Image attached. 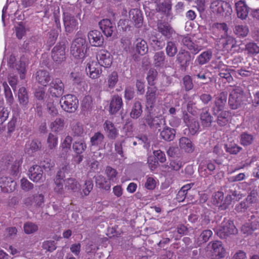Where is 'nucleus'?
<instances>
[{
	"instance_id": "obj_1",
	"label": "nucleus",
	"mask_w": 259,
	"mask_h": 259,
	"mask_svg": "<svg viewBox=\"0 0 259 259\" xmlns=\"http://www.w3.org/2000/svg\"><path fill=\"white\" fill-rule=\"evenodd\" d=\"M246 99L242 88L236 86L230 93L228 104L231 109L235 110L246 104Z\"/></svg>"
},
{
	"instance_id": "obj_2",
	"label": "nucleus",
	"mask_w": 259,
	"mask_h": 259,
	"mask_svg": "<svg viewBox=\"0 0 259 259\" xmlns=\"http://www.w3.org/2000/svg\"><path fill=\"white\" fill-rule=\"evenodd\" d=\"M219 42L222 46L223 51L228 53H241L244 50V48L240 47L241 44H237L235 38L228 34L221 38Z\"/></svg>"
},
{
	"instance_id": "obj_3",
	"label": "nucleus",
	"mask_w": 259,
	"mask_h": 259,
	"mask_svg": "<svg viewBox=\"0 0 259 259\" xmlns=\"http://www.w3.org/2000/svg\"><path fill=\"white\" fill-rule=\"evenodd\" d=\"M217 235L221 238H225L231 234L237 233V229L233 221L225 218L220 226L215 229Z\"/></svg>"
},
{
	"instance_id": "obj_4",
	"label": "nucleus",
	"mask_w": 259,
	"mask_h": 259,
	"mask_svg": "<svg viewBox=\"0 0 259 259\" xmlns=\"http://www.w3.org/2000/svg\"><path fill=\"white\" fill-rule=\"evenodd\" d=\"M60 104L64 111L72 113L78 108V100L75 96L67 94L61 97Z\"/></svg>"
},
{
	"instance_id": "obj_5",
	"label": "nucleus",
	"mask_w": 259,
	"mask_h": 259,
	"mask_svg": "<svg viewBox=\"0 0 259 259\" xmlns=\"http://www.w3.org/2000/svg\"><path fill=\"white\" fill-rule=\"evenodd\" d=\"M86 40L84 37H76L72 42L70 48L71 54L76 59H82L85 56Z\"/></svg>"
},
{
	"instance_id": "obj_6",
	"label": "nucleus",
	"mask_w": 259,
	"mask_h": 259,
	"mask_svg": "<svg viewBox=\"0 0 259 259\" xmlns=\"http://www.w3.org/2000/svg\"><path fill=\"white\" fill-rule=\"evenodd\" d=\"M210 9L213 13L225 17L230 15L232 12V8L229 3L222 0L212 1Z\"/></svg>"
},
{
	"instance_id": "obj_7",
	"label": "nucleus",
	"mask_w": 259,
	"mask_h": 259,
	"mask_svg": "<svg viewBox=\"0 0 259 259\" xmlns=\"http://www.w3.org/2000/svg\"><path fill=\"white\" fill-rule=\"evenodd\" d=\"M63 21L65 31L67 34L72 33L78 29V22L74 15L68 12L63 13Z\"/></svg>"
},
{
	"instance_id": "obj_8",
	"label": "nucleus",
	"mask_w": 259,
	"mask_h": 259,
	"mask_svg": "<svg viewBox=\"0 0 259 259\" xmlns=\"http://www.w3.org/2000/svg\"><path fill=\"white\" fill-rule=\"evenodd\" d=\"M210 246L209 256L211 259H221L225 256L226 249L223 243L220 241H214L208 243Z\"/></svg>"
},
{
	"instance_id": "obj_9",
	"label": "nucleus",
	"mask_w": 259,
	"mask_h": 259,
	"mask_svg": "<svg viewBox=\"0 0 259 259\" xmlns=\"http://www.w3.org/2000/svg\"><path fill=\"white\" fill-rule=\"evenodd\" d=\"M159 92L156 87L147 88L146 94V107L147 110H153Z\"/></svg>"
},
{
	"instance_id": "obj_10",
	"label": "nucleus",
	"mask_w": 259,
	"mask_h": 259,
	"mask_svg": "<svg viewBox=\"0 0 259 259\" xmlns=\"http://www.w3.org/2000/svg\"><path fill=\"white\" fill-rule=\"evenodd\" d=\"M28 177L34 183L43 182L46 178L41 166L35 164L28 169Z\"/></svg>"
},
{
	"instance_id": "obj_11",
	"label": "nucleus",
	"mask_w": 259,
	"mask_h": 259,
	"mask_svg": "<svg viewBox=\"0 0 259 259\" xmlns=\"http://www.w3.org/2000/svg\"><path fill=\"white\" fill-rule=\"evenodd\" d=\"M101 66L96 61H90L86 65L85 70L89 77L92 79L99 78L102 73Z\"/></svg>"
},
{
	"instance_id": "obj_12",
	"label": "nucleus",
	"mask_w": 259,
	"mask_h": 259,
	"mask_svg": "<svg viewBox=\"0 0 259 259\" xmlns=\"http://www.w3.org/2000/svg\"><path fill=\"white\" fill-rule=\"evenodd\" d=\"M96 58L97 63L104 68H109L112 64L113 57L107 50H101L98 51Z\"/></svg>"
},
{
	"instance_id": "obj_13",
	"label": "nucleus",
	"mask_w": 259,
	"mask_h": 259,
	"mask_svg": "<svg viewBox=\"0 0 259 259\" xmlns=\"http://www.w3.org/2000/svg\"><path fill=\"white\" fill-rule=\"evenodd\" d=\"M228 26L225 23H214L211 27L210 31L216 39H220L228 35Z\"/></svg>"
},
{
	"instance_id": "obj_14",
	"label": "nucleus",
	"mask_w": 259,
	"mask_h": 259,
	"mask_svg": "<svg viewBox=\"0 0 259 259\" xmlns=\"http://www.w3.org/2000/svg\"><path fill=\"white\" fill-rule=\"evenodd\" d=\"M183 120L188 127L191 135L194 136L198 133L200 127L199 123L192 116L186 113L183 115Z\"/></svg>"
},
{
	"instance_id": "obj_15",
	"label": "nucleus",
	"mask_w": 259,
	"mask_h": 259,
	"mask_svg": "<svg viewBox=\"0 0 259 259\" xmlns=\"http://www.w3.org/2000/svg\"><path fill=\"white\" fill-rule=\"evenodd\" d=\"M216 168L215 162L212 160L205 159L201 161L198 166V172L201 177H206L208 175L207 170L213 172Z\"/></svg>"
},
{
	"instance_id": "obj_16",
	"label": "nucleus",
	"mask_w": 259,
	"mask_h": 259,
	"mask_svg": "<svg viewBox=\"0 0 259 259\" xmlns=\"http://www.w3.org/2000/svg\"><path fill=\"white\" fill-rule=\"evenodd\" d=\"M157 31L163 35L165 39H170L175 31L171 25L166 21H158L157 23Z\"/></svg>"
},
{
	"instance_id": "obj_17",
	"label": "nucleus",
	"mask_w": 259,
	"mask_h": 259,
	"mask_svg": "<svg viewBox=\"0 0 259 259\" xmlns=\"http://www.w3.org/2000/svg\"><path fill=\"white\" fill-rule=\"evenodd\" d=\"M89 42L92 46L100 47L104 44V37L101 32L97 30L90 31L88 34Z\"/></svg>"
},
{
	"instance_id": "obj_18",
	"label": "nucleus",
	"mask_w": 259,
	"mask_h": 259,
	"mask_svg": "<svg viewBox=\"0 0 259 259\" xmlns=\"http://www.w3.org/2000/svg\"><path fill=\"white\" fill-rule=\"evenodd\" d=\"M228 98V93L222 92L219 94L214 100V105L212 108V112L225 110V106L227 103Z\"/></svg>"
},
{
	"instance_id": "obj_19",
	"label": "nucleus",
	"mask_w": 259,
	"mask_h": 259,
	"mask_svg": "<svg viewBox=\"0 0 259 259\" xmlns=\"http://www.w3.org/2000/svg\"><path fill=\"white\" fill-rule=\"evenodd\" d=\"M153 113L152 110H148V113L145 116L144 120L143 121V124L146 126L144 121L146 122L147 124L151 128L157 129L160 127L162 123L161 119H160L157 116H153L152 114Z\"/></svg>"
},
{
	"instance_id": "obj_20",
	"label": "nucleus",
	"mask_w": 259,
	"mask_h": 259,
	"mask_svg": "<svg viewBox=\"0 0 259 259\" xmlns=\"http://www.w3.org/2000/svg\"><path fill=\"white\" fill-rule=\"evenodd\" d=\"M64 91V84L59 78H55L50 83V93L52 96L59 97Z\"/></svg>"
},
{
	"instance_id": "obj_21",
	"label": "nucleus",
	"mask_w": 259,
	"mask_h": 259,
	"mask_svg": "<svg viewBox=\"0 0 259 259\" xmlns=\"http://www.w3.org/2000/svg\"><path fill=\"white\" fill-rule=\"evenodd\" d=\"M212 114L217 117V122L220 126H225L229 121L231 112L227 110L213 111Z\"/></svg>"
},
{
	"instance_id": "obj_22",
	"label": "nucleus",
	"mask_w": 259,
	"mask_h": 259,
	"mask_svg": "<svg viewBox=\"0 0 259 259\" xmlns=\"http://www.w3.org/2000/svg\"><path fill=\"white\" fill-rule=\"evenodd\" d=\"M129 18L135 26L140 28L142 26L143 17L141 11L138 9H132L128 13Z\"/></svg>"
},
{
	"instance_id": "obj_23",
	"label": "nucleus",
	"mask_w": 259,
	"mask_h": 259,
	"mask_svg": "<svg viewBox=\"0 0 259 259\" xmlns=\"http://www.w3.org/2000/svg\"><path fill=\"white\" fill-rule=\"evenodd\" d=\"M52 58L57 63H61L65 58V49L62 45H57L52 50Z\"/></svg>"
},
{
	"instance_id": "obj_24",
	"label": "nucleus",
	"mask_w": 259,
	"mask_h": 259,
	"mask_svg": "<svg viewBox=\"0 0 259 259\" xmlns=\"http://www.w3.org/2000/svg\"><path fill=\"white\" fill-rule=\"evenodd\" d=\"M219 75L220 77L224 78L228 82H231L233 80L232 76L235 70L232 69H229L226 65L220 64L218 66Z\"/></svg>"
},
{
	"instance_id": "obj_25",
	"label": "nucleus",
	"mask_w": 259,
	"mask_h": 259,
	"mask_svg": "<svg viewBox=\"0 0 259 259\" xmlns=\"http://www.w3.org/2000/svg\"><path fill=\"white\" fill-rule=\"evenodd\" d=\"M134 50L141 56L145 55L148 52L147 41L141 38L136 39L134 42Z\"/></svg>"
},
{
	"instance_id": "obj_26",
	"label": "nucleus",
	"mask_w": 259,
	"mask_h": 259,
	"mask_svg": "<svg viewBox=\"0 0 259 259\" xmlns=\"http://www.w3.org/2000/svg\"><path fill=\"white\" fill-rule=\"evenodd\" d=\"M100 28L107 36H111L115 29L114 24L108 19H104L99 23Z\"/></svg>"
},
{
	"instance_id": "obj_27",
	"label": "nucleus",
	"mask_w": 259,
	"mask_h": 259,
	"mask_svg": "<svg viewBox=\"0 0 259 259\" xmlns=\"http://www.w3.org/2000/svg\"><path fill=\"white\" fill-rule=\"evenodd\" d=\"M236 11L237 16L242 20H245L248 16L249 7L243 1H239L235 4Z\"/></svg>"
},
{
	"instance_id": "obj_28",
	"label": "nucleus",
	"mask_w": 259,
	"mask_h": 259,
	"mask_svg": "<svg viewBox=\"0 0 259 259\" xmlns=\"http://www.w3.org/2000/svg\"><path fill=\"white\" fill-rule=\"evenodd\" d=\"M179 145L180 149L187 153H192L194 151L195 146L190 139L183 137L179 139Z\"/></svg>"
},
{
	"instance_id": "obj_29",
	"label": "nucleus",
	"mask_w": 259,
	"mask_h": 259,
	"mask_svg": "<svg viewBox=\"0 0 259 259\" xmlns=\"http://www.w3.org/2000/svg\"><path fill=\"white\" fill-rule=\"evenodd\" d=\"M103 127L108 138L115 139L118 136V130L112 122L106 120L103 124Z\"/></svg>"
},
{
	"instance_id": "obj_30",
	"label": "nucleus",
	"mask_w": 259,
	"mask_h": 259,
	"mask_svg": "<svg viewBox=\"0 0 259 259\" xmlns=\"http://www.w3.org/2000/svg\"><path fill=\"white\" fill-rule=\"evenodd\" d=\"M18 102L22 108L25 109L27 108L29 103L28 92L25 87H21L18 93Z\"/></svg>"
},
{
	"instance_id": "obj_31",
	"label": "nucleus",
	"mask_w": 259,
	"mask_h": 259,
	"mask_svg": "<svg viewBox=\"0 0 259 259\" xmlns=\"http://www.w3.org/2000/svg\"><path fill=\"white\" fill-rule=\"evenodd\" d=\"M123 102L121 97L116 95H114L110 104V112L113 114L117 113L122 107Z\"/></svg>"
},
{
	"instance_id": "obj_32",
	"label": "nucleus",
	"mask_w": 259,
	"mask_h": 259,
	"mask_svg": "<svg viewBox=\"0 0 259 259\" xmlns=\"http://www.w3.org/2000/svg\"><path fill=\"white\" fill-rule=\"evenodd\" d=\"M182 42L194 54H197L202 49L201 46L195 44L189 36L184 37L182 39Z\"/></svg>"
},
{
	"instance_id": "obj_33",
	"label": "nucleus",
	"mask_w": 259,
	"mask_h": 259,
	"mask_svg": "<svg viewBox=\"0 0 259 259\" xmlns=\"http://www.w3.org/2000/svg\"><path fill=\"white\" fill-rule=\"evenodd\" d=\"M190 60V53L184 49H181L177 56V61L181 66L182 67L188 66Z\"/></svg>"
},
{
	"instance_id": "obj_34",
	"label": "nucleus",
	"mask_w": 259,
	"mask_h": 259,
	"mask_svg": "<svg viewBox=\"0 0 259 259\" xmlns=\"http://www.w3.org/2000/svg\"><path fill=\"white\" fill-rule=\"evenodd\" d=\"M36 79L40 84L46 87L51 80V76L48 71L40 70L36 72Z\"/></svg>"
},
{
	"instance_id": "obj_35",
	"label": "nucleus",
	"mask_w": 259,
	"mask_h": 259,
	"mask_svg": "<svg viewBox=\"0 0 259 259\" xmlns=\"http://www.w3.org/2000/svg\"><path fill=\"white\" fill-rule=\"evenodd\" d=\"M72 134L74 137H80L84 133L83 125L80 122L73 120L70 123Z\"/></svg>"
},
{
	"instance_id": "obj_36",
	"label": "nucleus",
	"mask_w": 259,
	"mask_h": 259,
	"mask_svg": "<svg viewBox=\"0 0 259 259\" xmlns=\"http://www.w3.org/2000/svg\"><path fill=\"white\" fill-rule=\"evenodd\" d=\"M176 133L175 129L166 126L160 132V138L165 141L170 142L175 139Z\"/></svg>"
},
{
	"instance_id": "obj_37",
	"label": "nucleus",
	"mask_w": 259,
	"mask_h": 259,
	"mask_svg": "<svg viewBox=\"0 0 259 259\" xmlns=\"http://www.w3.org/2000/svg\"><path fill=\"white\" fill-rule=\"evenodd\" d=\"M213 234L210 230H203L200 235L196 239L195 243L197 246H200L207 242Z\"/></svg>"
},
{
	"instance_id": "obj_38",
	"label": "nucleus",
	"mask_w": 259,
	"mask_h": 259,
	"mask_svg": "<svg viewBox=\"0 0 259 259\" xmlns=\"http://www.w3.org/2000/svg\"><path fill=\"white\" fill-rule=\"evenodd\" d=\"M96 184L101 189L109 191L111 188L110 182L102 175H98L95 177Z\"/></svg>"
},
{
	"instance_id": "obj_39",
	"label": "nucleus",
	"mask_w": 259,
	"mask_h": 259,
	"mask_svg": "<svg viewBox=\"0 0 259 259\" xmlns=\"http://www.w3.org/2000/svg\"><path fill=\"white\" fill-rule=\"evenodd\" d=\"M202 125L204 127H209L211 125L213 117L208 110H203L200 115Z\"/></svg>"
},
{
	"instance_id": "obj_40",
	"label": "nucleus",
	"mask_w": 259,
	"mask_h": 259,
	"mask_svg": "<svg viewBox=\"0 0 259 259\" xmlns=\"http://www.w3.org/2000/svg\"><path fill=\"white\" fill-rule=\"evenodd\" d=\"M65 121L63 118H57L50 124V128L54 133H58L62 131L64 128Z\"/></svg>"
},
{
	"instance_id": "obj_41",
	"label": "nucleus",
	"mask_w": 259,
	"mask_h": 259,
	"mask_svg": "<svg viewBox=\"0 0 259 259\" xmlns=\"http://www.w3.org/2000/svg\"><path fill=\"white\" fill-rule=\"evenodd\" d=\"M40 148L41 143L40 142L37 140H32L26 143L25 151L29 154L38 151Z\"/></svg>"
},
{
	"instance_id": "obj_42",
	"label": "nucleus",
	"mask_w": 259,
	"mask_h": 259,
	"mask_svg": "<svg viewBox=\"0 0 259 259\" xmlns=\"http://www.w3.org/2000/svg\"><path fill=\"white\" fill-rule=\"evenodd\" d=\"M65 187L68 190L76 192L79 190L80 186L75 178H70L65 180Z\"/></svg>"
},
{
	"instance_id": "obj_43",
	"label": "nucleus",
	"mask_w": 259,
	"mask_h": 259,
	"mask_svg": "<svg viewBox=\"0 0 259 259\" xmlns=\"http://www.w3.org/2000/svg\"><path fill=\"white\" fill-rule=\"evenodd\" d=\"M165 56L163 51L155 53L153 56V63L156 67L162 68L165 64Z\"/></svg>"
},
{
	"instance_id": "obj_44",
	"label": "nucleus",
	"mask_w": 259,
	"mask_h": 259,
	"mask_svg": "<svg viewBox=\"0 0 259 259\" xmlns=\"http://www.w3.org/2000/svg\"><path fill=\"white\" fill-rule=\"evenodd\" d=\"M254 141V137L251 134L246 132H243L240 136V144L244 146L251 145Z\"/></svg>"
},
{
	"instance_id": "obj_45",
	"label": "nucleus",
	"mask_w": 259,
	"mask_h": 259,
	"mask_svg": "<svg viewBox=\"0 0 259 259\" xmlns=\"http://www.w3.org/2000/svg\"><path fill=\"white\" fill-rule=\"evenodd\" d=\"M5 184L3 187V193H9L14 191L16 187V183L12 178L7 177L6 181H5Z\"/></svg>"
},
{
	"instance_id": "obj_46",
	"label": "nucleus",
	"mask_w": 259,
	"mask_h": 259,
	"mask_svg": "<svg viewBox=\"0 0 259 259\" xmlns=\"http://www.w3.org/2000/svg\"><path fill=\"white\" fill-rule=\"evenodd\" d=\"M72 148L74 152L77 155L82 154L87 149V145L85 142L83 140L75 141L72 145Z\"/></svg>"
},
{
	"instance_id": "obj_47",
	"label": "nucleus",
	"mask_w": 259,
	"mask_h": 259,
	"mask_svg": "<svg viewBox=\"0 0 259 259\" xmlns=\"http://www.w3.org/2000/svg\"><path fill=\"white\" fill-rule=\"evenodd\" d=\"M142 112L141 103L139 101H137L132 108L130 116L133 119H137L141 115Z\"/></svg>"
},
{
	"instance_id": "obj_48",
	"label": "nucleus",
	"mask_w": 259,
	"mask_h": 259,
	"mask_svg": "<svg viewBox=\"0 0 259 259\" xmlns=\"http://www.w3.org/2000/svg\"><path fill=\"white\" fill-rule=\"evenodd\" d=\"M158 76V72L154 68H151L148 72L146 79L149 85L151 87H155L156 80Z\"/></svg>"
},
{
	"instance_id": "obj_49",
	"label": "nucleus",
	"mask_w": 259,
	"mask_h": 259,
	"mask_svg": "<svg viewBox=\"0 0 259 259\" xmlns=\"http://www.w3.org/2000/svg\"><path fill=\"white\" fill-rule=\"evenodd\" d=\"M104 138V136L101 132L95 133L91 138V144L92 146H98L102 144Z\"/></svg>"
},
{
	"instance_id": "obj_50",
	"label": "nucleus",
	"mask_w": 259,
	"mask_h": 259,
	"mask_svg": "<svg viewBox=\"0 0 259 259\" xmlns=\"http://www.w3.org/2000/svg\"><path fill=\"white\" fill-rule=\"evenodd\" d=\"M118 81V75L116 71H114L107 76V85L110 89H113Z\"/></svg>"
},
{
	"instance_id": "obj_51",
	"label": "nucleus",
	"mask_w": 259,
	"mask_h": 259,
	"mask_svg": "<svg viewBox=\"0 0 259 259\" xmlns=\"http://www.w3.org/2000/svg\"><path fill=\"white\" fill-rule=\"evenodd\" d=\"M212 57V53L209 51H204L200 54L197 58L196 61L199 65H204L207 63Z\"/></svg>"
},
{
	"instance_id": "obj_52",
	"label": "nucleus",
	"mask_w": 259,
	"mask_h": 259,
	"mask_svg": "<svg viewBox=\"0 0 259 259\" xmlns=\"http://www.w3.org/2000/svg\"><path fill=\"white\" fill-rule=\"evenodd\" d=\"M184 165V163L180 157H176L170 160L169 168L171 170L178 171Z\"/></svg>"
},
{
	"instance_id": "obj_53",
	"label": "nucleus",
	"mask_w": 259,
	"mask_h": 259,
	"mask_svg": "<svg viewBox=\"0 0 259 259\" xmlns=\"http://www.w3.org/2000/svg\"><path fill=\"white\" fill-rule=\"evenodd\" d=\"M224 198V193L221 191H218L213 195L212 198V203L218 207L223 206V201Z\"/></svg>"
},
{
	"instance_id": "obj_54",
	"label": "nucleus",
	"mask_w": 259,
	"mask_h": 259,
	"mask_svg": "<svg viewBox=\"0 0 259 259\" xmlns=\"http://www.w3.org/2000/svg\"><path fill=\"white\" fill-rule=\"evenodd\" d=\"M244 50L247 51L248 54L249 55L254 56L259 53V46L256 43L253 42L247 43L245 45Z\"/></svg>"
},
{
	"instance_id": "obj_55",
	"label": "nucleus",
	"mask_w": 259,
	"mask_h": 259,
	"mask_svg": "<svg viewBox=\"0 0 259 259\" xmlns=\"http://www.w3.org/2000/svg\"><path fill=\"white\" fill-rule=\"evenodd\" d=\"M178 52L176 44L171 41H168L166 44V53L170 57H174Z\"/></svg>"
},
{
	"instance_id": "obj_56",
	"label": "nucleus",
	"mask_w": 259,
	"mask_h": 259,
	"mask_svg": "<svg viewBox=\"0 0 259 259\" xmlns=\"http://www.w3.org/2000/svg\"><path fill=\"white\" fill-rule=\"evenodd\" d=\"M196 69L193 72V75L197 77L198 79L205 80L207 79V71L200 66L195 67Z\"/></svg>"
},
{
	"instance_id": "obj_57",
	"label": "nucleus",
	"mask_w": 259,
	"mask_h": 259,
	"mask_svg": "<svg viewBox=\"0 0 259 259\" xmlns=\"http://www.w3.org/2000/svg\"><path fill=\"white\" fill-rule=\"evenodd\" d=\"M234 32L237 35L244 37L248 34L249 29L246 25H238L235 27Z\"/></svg>"
},
{
	"instance_id": "obj_58",
	"label": "nucleus",
	"mask_w": 259,
	"mask_h": 259,
	"mask_svg": "<svg viewBox=\"0 0 259 259\" xmlns=\"http://www.w3.org/2000/svg\"><path fill=\"white\" fill-rule=\"evenodd\" d=\"M94 186L93 181L91 179L85 181L84 184L82 186V194L84 196H87L93 190Z\"/></svg>"
},
{
	"instance_id": "obj_59",
	"label": "nucleus",
	"mask_w": 259,
	"mask_h": 259,
	"mask_svg": "<svg viewBox=\"0 0 259 259\" xmlns=\"http://www.w3.org/2000/svg\"><path fill=\"white\" fill-rule=\"evenodd\" d=\"M105 174L110 182H114L116 180L118 172L115 169L110 166H107L106 167Z\"/></svg>"
},
{
	"instance_id": "obj_60",
	"label": "nucleus",
	"mask_w": 259,
	"mask_h": 259,
	"mask_svg": "<svg viewBox=\"0 0 259 259\" xmlns=\"http://www.w3.org/2000/svg\"><path fill=\"white\" fill-rule=\"evenodd\" d=\"M23 228L24 232L26 234H30L37 231L38 226L34 223L28 222L24 224Z\"/></svg>"
},
{
	"instance_id": "obj_61",
	"label": "nucleus",
	"mask_w": 259,
	"mask_h": 259,
	"mask_svg": "<svg viewBox=\"0 0 259 259\" xmlns=\"http://www.w3.org/2000/svg\"><path fill=\"white\" fill-rule=\"evenodd\" d=\"M3 87L6 101L10 105H11L14 102L12 92L6 82L3 83Z\"/></svg>"
},
{
	"instance_id": "obj_62",
	"label": "nucleus",
	"mask_w": 259,
	"mask_h": 259,
	"mask_svg": "<svg viewBox=\"0 0 259 259\" xmlns=\"http://www.w3.org/2000/svg\"><path fill=\"white\" fill-rule=\"evenodd\" d=\"M183 85L186 91L191 90L194 87L192 79L189 75H185L182 79Z\"/></svg>"
},
{
	"instance_id": "obj_63",
	"label": "nucleus",
	"mask_w": 259,
	"mask_h": 259,
	"mask_svg": "<svg viewBox=\"0 0 259 259\" xmlns=\"http://www.w3.org/2000/svg\"><path fill=\"white\" fill-rule=\"evenodd\" d=\"M48 147L50 149H55L58 145V137L52 133L49 134L47 139Z\"/></svg>"
},
{
	"instance_id": "obj_64",
	"label": "nucleus",
	"mask_w": 259,
	"mask_h": 259,
	"mask_svg": "<svg viewBox=\"0 0 259 259\" xmlns=\"http://www.w3.org/2000/svg\"><path fill=\"white\" fill-rule=\"evenodd\" d=\"M58 36V33L55 30H52L49 33L48 38L47 40V45L50 48L53 46L56 41Z\"/></svg>"
}]
</instances>
